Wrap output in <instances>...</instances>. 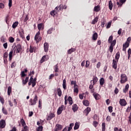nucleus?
Listing matches in <instances>:
<instances>
[{
    "instance_id": "1",
    "label": "nucleus",
    "mask_w": 131,
    "mask_h": 131,
    "mask_svg": "<svg viewBox=\"0 0 131 131\" xmlns=\"http://www.w3.org/2000/svg\"><path fill=\"white\" fill-rule=\"evenodd\" d=\"M121 80H120V83H124L127 81V77H126V75L125 74H122L121 75Z\"/></svg>"
},
{
    "instance_id": "2",
    "label": "nucleus",
    "mask_w": 131,
    "mask_h": 131,
    "mask_svg": "<svg viewBox=\"0 0 131 131\" xmlns=\"http://www.w3.org/2000/svg\"><path fill=\"white\" fill-rule=\"evenodd\" d=\"M40 35V32L38 31L35 35L34 39L36 41V42H39L41 40V37L39 36Z\"/></svg>"
},
{
    "instance_id": "3",
    "label": "nucleus",
    "mask_w": 131,
    "mask_h": 131,
    "mask_svg": "<svg viewBox=\"0 0 131 131\" xmlns=\"http://www.w3.org/2000/svg\"><path fill=\"white\" fill-rule=\"evenodd\" d=\"M36 101H37V95H35L33 99H31L30 100V103H31V105L33 106V105H35V104H36Z\"/></svg>"
},
{
    "instance_id": "4",
    "label": "nucleus",
    "mask_w": 131,
    "mask_h": 131,
    "mask_svg": "<svg viewBox=\"0 0 131 131\" xmlns=\"http://www.w3.org/2000/svg\"><path fill=\"white\" fill-rule=\"evenodd\" d=\"M129 47V42L126 41L125 43L123 45V49L122 51L124 52H126V48H128Z\"/></svg>"
},
{
    "instance_id": "5",
    "label": "nucleus",
    "mask_w": 131,
    "mask_h": 131,
    "mask_svg": "<svg viewBox=\"0 0 131 131\" xmlns=\"http://www.w3.org/2000/svg\"><path fill=\"white\" fill-rule=\"evenodd\" d=\"M119 104L121 105V106H126L127 103L126 102V101L124 99H121L119 101Z\"/></svg>"
},
{
    "instance_id": "6",
    "label": "nucleus",
    "mask_w": 131,
    "mask_h": 131,
    "mask_svg": "<svg viewBox=\"0 0 131 131\" xmlns=\"http://www.w3.org/2000/svg\"><path fill=\"white\" fill-rule=\"evenodd\" d=\"M6 127V121L5 120H1L0 121V128H5Z\"/></svg>"
},
{
    "instance_id": "7",
    "label": "nucleus",
    "mask_w": 131,
    "mask_h": 131,
    "mask_svg": "<svg viewBox=\"0 0 131 131\" xmlns=\"http://www.w3.org/2000/svg\"><path fill=\"white\" fill-rule=\"evenodd\" d=\"M117 2V5L118 6V7H122V5L124 4L125 2H126V0H119V2H118V0H116Z\"/></svg>"
},
{
    "instance_id": "8",
    "label": "nucleus",
    "mask_w": 131,
    "mask_h": 131,
    "mask_svg": "<svg viewBox=\"0 0 131 131\" xmlns=\"http://www.w3.org/2000/svg\"><path fill=\"white\" fill-rule=\"evenodd\" d=\"M64 108H65L64 105H62L58 108V109L57 110V115H60V114L62 113L63 110H64Z\"/></svg>"
},
{
    "instance_id": "9",
    "label": "nucleus",
    "mask_w": 131,
    "mask_h": 131,
    "mask_svg": "<svg viewBox=\"0 0 131 131\" xmlns=\"http://www.w3.org/2000/svg\"><path fill=\"white\" fill-rule=\"evenodd\" d=\"M62 128H63V126H62L60 124H57L56 125V126H55V131L61 130V129H62Z\"/></svg>"
},
{
    "instance_id": "10",
    "label": "nucleus",
    "mask_w": 131,
    "mask_h": 131,
    "mask_svg": "<svg viewBox=\"0 0 131 131\" xmlns=\"http://www.w3.org/2000/svg\"><path fill=\"white\" fill-rule=\"evenodd\" d=\"M15 50H16V53H20V51H21L22 50V48H21V45L17 44L15 47Z\"/></svg>"
},
{
    "instance_id": "11",
    "label": "nucleus",
    "mask_w": 131,
    "mask_h": 131,
    "mask_svg": "<svg viewBox=\"0 0 131 131\" xmlns=\"http://www.w3.org/2000/svg\"><path fill=\"white\" fill-rule=\"evenodd\" d=\"M44 51L46 53L47 52H49V43L47 42L44 43Z\"/></svg>"
},
{
    "instance_id": "12",
    "label": "nucleus",
    "mask_w": 131,
    "mask_h": 131,
    "mask_svg": "<svg viewBox=\"0 0 131 131\" xmlns=\"http://www.w3.org/2000/svg\"><path fill=\"white\" fill-rule=\"evenodd\" d=\"M98 82V78L97 77H94L93 80L91 81V83L96 84Z\"/></svg>"
},
{
    "instance_id": "13",
    "label": "nucleus",
    "mask_w": 131,
    "mask_h": 131,
    "mask_svg": "<svg viewBox=\"0 0 131 131\" xmlns=\"http://www.w3.org/2000/svg\"><path fill=\"white\" fill-rule=\"evenodd\" d=\"M55 117V115L53 113H51L47 118V120H51L53 119Z\"/></svg>"
},
{
    "instance_id": "14",
    "label": "nucleus",
    "mask_w": 131,
    "mask_h": 131,
    "mask_svg": "<svg viewBox=\"0 0 131 131\" xmlns=\"http://www.w3.org/2000/svg\"><path fill=\"white\" fill-rule=\"evenodd\" d=\"M113 68L114 69H117V61L115 59H113Z\"/></svg>"
},
{
    "instance_id": "15",
    "label": "nucleus",
    "mask_w": 131,
    "mask_h": 131,
    "mask_svg": "<svg viewBox=\"0 0 131 131\" xmlns=\"http://www.w3.org/2000/svg\"><path fill=\"white\" fill-rule=\"evenodd\" d=\"M108 8L110 11H112V9H113V3H112V1L111 0L108 2Z\"/></svg>"
},
{
    "instance_id": "16",
    "label": "nucleus",
    "mask_w": 131,
    "mask_h": 131,
    "mask_svg": "<svg viewBox=\"0 0 131 131\" xmlns=\"http://www.w3.org/2000/svg\"><path fill=\"white\" fill-rule=\"evenodd\" d=\"M78 110V107L77 106V105L76 104H73L72 106V110L74 112H76V111Z\"/></svg>"
},
{
    "instance_id": "17",
    "label": "nucleus",
    "mask_w": 131,
    "mask_h": 131,
    "mask_svg": "<svg viewBox=\"0 0 131 131\" xmlns=\"http://www.w3.org/2000/svg\"><path fill=\"white\" fill-rule=\"evenodd\" d=\"M93 97L95 98V100H99L100 99V95L97 93H93Z\"/></svg>"
},
{
    "instance_id": "18",
    "label": "nucleus",
    "mask_w": 131,
    "mask_h": 131,
    "mask_svg": "<svg viewBox=\"0 0 131 131\" xmlns=\"http://www.w3.org/2000/svg\"><path fill=\"white\" fill-rule=\"evenodd\" d=\"M99 83L101 86H103V85H104V83H105V80L104 79V78H101L100 79Z\"/></svg>"
},
{
    "instance_id": "19",
    "label": "nucleus",
    "mask_w": 131,
    "mask_h": 131,
    "mask_svg": "<svg viewBox=\"0 0 131 131\" xmlns=\"http://www.w3.org/2000/svg\"><path fill=\"white\" fill-rule=\"evenodd\" d=\"M98 38V33H94L92 36V39L93 40H97Z\"/></svg>"
},
{
    "instance_id": "20",
    "label": "nucleus",
    "mask_w": 131,
    "mask_h": 131,
    "mask_svg": "<svg viewBox=\"0 0 131 131\" xmlns=\"http://www.w3.org/2000/svg\"><path fill=\"white\" fill-rule=\"evenodd\" d=\"M57 92L59 97H61V96H62V91L61 90V89L57 88Z\"/></svg>"
},
{
    "instance_id": "21",
    "label": "nucleus",
    "mask_w": 131,
    "mask_h": 131,
    "mask_svg": "<svg viewBox=\"0 0 131 131\" xmlns=\"http://www.w3.org/2000/svg\"><path fill=\"white\" fill-rule=\"evenodd\" d=\"M28 80H29V77H26L25 80H23V84L24 85H25V84L28 82Z\"/></svg>"
},
{
    "instance_id": "22",
    "label": "nucleus",
    "mask_w": 131,
    "mask_h": 131,
    "mask_svg": "<svg viewBox=\"0 0 131 131\" xmlns=\"http://www.w3.org/2000/svg\"><path fill=\"white\" fill-rule=\"evenodd\" d=\"M36 48L31 46H30V53H33V52H35V50H36Z\"/></svg>"
},
{
    "instance_id": "23",
    "label": "nucleus",
    "mask_w": 131,
    "mask_h": 131,
    "mask_svg": "<svg viewBox=\"0 0 131 131\" xmlns=\"http://www.w3.org/2000/svg\"><path fill=\"white\" fill-rule=\"evenodd\" d=\"M78 128H79V123L76 122L75 124V126L74 127V129L76 130V129H78Z\"/></svg>"
},
{
    "instance_id": "24",
    "label": "nucleus",
    "mask_w": 131,
    "mask_h": 131,
    "mask_svg": "<svg viewBox=\"0 0 131 131\" xmlns=\"http://www.w3.org/2000/svg\"><path fill=\"white\" fill-rule=\"evenodd\" d=\"M68 101H69L70 105H72V104H73V101L72 100V97H71V96L68 97Z\"/></svg>"
},
{
    "instance_id": "25",
    "label": "nucleus",
    "mask_w": 131,
    "mask_h": 131,
    "mask_svg": "<svg viewBox=\"0 0 131 131\" xmlns=\"http://www.w3.org/2000/svg\"><path fill=\"white\" fill-rule=\"evenodd\" d=\"M20 121L21 122L22 126H24V128L27 127V126L26 125V123H25V121H24V119H20Z\"/></svg>"
},
{
    "instance_id": "26",
    "label": "nucleus",
    "mask_w": 131,
    "mask_h": 131,
    "mask_svg": "<svg viewBox=\"0 0 131 131\" xmlns=\"http://www.w3.org/2000/svg\"><path fill=\"white\" fill-rule=\"evenodd\" d=\"M12 93V87L9 86L8 88V91H7V94L8 96H11V93Z\"/></svg>"
},
{
    "instance_id": "27",
    "label": "nucleus",
    "mask_w": 131,
    "mask_h": 131,
    "mask_svg": "<svg viewBox=\"0 0 131 131\" xmlns=\"http://www.w3.org/2000/svg\"><path fill=\"white\" fill-rule=\"evenodd\" d=\"M100 6L98 5L94 7V12H100Z\"/></svg>"
},
{
    "instance_id": "28",
    "label": "nucleus",
    "mask_w": 131,
    "mask_h": 131,
    "mask_svg": "<svg viewBox=\"0 0 131 131\" xmlns=\"http://www.w3.org/2000/svg\"><path fill=\"white\" fill-rule=\"evenodd\" d=\"M98 20H99V17H96L92 21V24H95L98 22Z\"/></svg>"
},
{
    "instance_id": "29",
    "label": "nucleus",
    "mask_w": 131,
    "mask_h": 131,
    "mask_svg": "<svg viewBox=\"0 0 131 131\" xmlns=\"http://www.w3.org/2000/svg\"><path fill=\"white\" fill-rule=\"evenodd\" d=\"M59 9L60 10H63V9H67V6L66 5L63 6V5H60L59 6Z\"/></svg>"
},
{
    "instance_id": "30",
    "label": "nucleus",
    "mask_w": 131,
    "mask_h": 131,
    "mask_svg": "<svg viewBox=\"0 0 131 131\" xmlns=\"http://www.w3.org/2000/svg\"><path fill=\"white\" fill-rule=\"evenodd\" d=\"M84 112H86V116H88L90 112H91V108L90 107H87L86 109L84 110Z\"/></svg>"
},
{
    "instance_id": "31",
    "label": "nucleus",
    "mask_w": 131,
    "mask_h": 131,
    "mask_svg": "<svg viewBox=\"0 0 131 131\" xmlns=\"http://www.w3.org/2000/svg\"><path fill=\"white\" fill-rule=\"evenodd\" d=\"M120 57V53L119 52H117L116 54L115 59L117 60V61L118 62V59Z\"/></svg>"
},
{
    "instance_id": "32",
    "label": "nucleus",
    "mask_w": 131,
    "mask_h": 131,
    "mask_svg": "<svg viewBox=\"0 0 131 131\" xmlns=\"http://www.w3.org/2000/svg\"><path fill=\"white\" fill-rule=\"evenodd\" d=\"M128 88H129V85H128V84H127L125 85V89L123 90V93H126V92L128 91Z\"/></svg>"
},
{
    "instance_id": "33",
    "label": "nucleus",
    "mask_w": 131,
    "mask_h": 131,
    "mask_svg": "<svg viewBox=\"0 0 131 131\" xmlns=\"http://www.w3.org/2000/svg\"><path fill=\"white\" fill-rule=\"evenodd\" d=\"M83 104L84 106H89L90 105V102L88 100H84L83 101Z\"/></svg>"
},
{
    "instance_id": "34",
    "label": "nucleus",
    "mask_w": 131,
    "mask_h": 131,
    "mask_svg": "<svg viewBox=\"0 0 131 131\" xmlns=\"http://www.w3.org/2000/svg\"><path fill=\"white\" fill-rule=\"evenodd\" d=\"M111 43V46L114 47L116 45V39H114L112 42H110Z\"/></svg>"
},
{
    "instance_id": "35",
    "label": "nucleus",
    "mask_w": 131,
    "mask_h": 131,
    "mask_svg": "<svg viewBox=\"0 0 131 131\" xmlns=\"http://www.w3.org/2000/svg\"><path fill=\"white\" fill-rule=\"evenodd\" d=\"M18 24H19V23L18 21H15L13 24L12 25V28H16L17 26H18Z\"/></svg>"
},
{
    "instance_id": "36",
    "label": "nucleus",
    "mask_w": 131,
    "mask_h": 131,
    "mask_svg": "<svg viewBox=\"0 0 131 131\" xmlns=\"http://www.w3.org/2000/svg\"><path fill=\"white\" fill-rule=\"evenodd\" d=\"M73 52H75V49L74 48H72L71 49H69L68 51V54H71L73 53Z\"/></svg>"
},
{
    "instance_id": "37",
    "label": "nucleus",
    "mask_w": 131,
    "mask_h": 131,
    "mask_svg": "<svg viewBox=\"0 0 131 131\" xmlns=\"http://www.w3.org/2000/svg\"><path fill=\"white\" fill-rule=\"evenodd\" d=\"M62 86L64 90H66V79H64L63 80Z\"/></svg>"
},
{
    "instance_id": "38",
    "label": "nucleus",
    "mask_w": 131,
    "mask_h": 131,
    "mask_svg": "<svg viewBox=\"0 0 131 131\" xmlns=\"http://www.w3.org/2000/svg\"><path fill=\"white\" fill-rule=\"evenodd\" d=\"M2 112L3 114H5V115H7L8 114V112L7 111V110L5 108V107L2 108Z\"/></svg>"
},
{
    "instance_id": "39",
    "label": "nucleus",
    "mask_w": 131,
    "mask_h": 131,
    "mask_svg": "<svg viewBox=\"0 0 131 131\" xmlns=\"http://www.w3.org/2000/svg\"><path fill=\"white\" fill-rule=\"evenodd\" d=\"M12 57H13V51H11L9 53V61H11L12 60Z\"/></svg>"
},
{
    "instance_id": "40",
    "label": "nucleus",
    "mask_w": 131,
    "mask_h": 131,
    "mask_svg": "<svg viewBox=\"0 0 131 131\" xmlns=\"http://www.w3.org/2000/svg\"><path fill=\"white\" fill-rule=\"evenodd\" d=\"M50 14H51V16H54L55 15H56V14H57V11H54V10H53V11H52L51 12Z\"/></svg>"
},
{
    "instance_id": "41",
    "label": "nucleus",
    "mask_w": 131,
    "mask_h": 131,
    "mask_svg": "<svg viewBox=\"0 0 131 131\" xmlns=\"http://www.w3.org/2000/svg\"><path fill=\"white\" fill-rule=\"evenodd\" d=\"M71 84H74V88H75V86H77V84H76V81H71Z\"/></svg>"
},
{
    "instance_id": "42",
    "label": "nucleus",
    "mask_w": 131,
    "mask_h": 131,
    "mask_svg": "<svg viewBox=\"0 0 131 131\" xmlns=\"http://www.w3.org/2000/svg\"><path fill=\"white\" fill-rule=\"evenodd\" d=\"M47 58H46V55H44L42 58H41V63H42L43 62H45V61H47Z\"/></svg>"
},
{
    "instance_id": "43",
    "label": "nucleus",
    "mask_w": 131,
    "mask_h": 131,
    "mask_svg": "<svg viewBox=\"0 0 131 131\" xmlns=\"http://www.w3.org/2000/svg\"><path fill=\"white\" fill-rule=\"evenodd\" d=\"M59 71V68H58V64H56L54 67V71L55 72H58Z\"/></svg>"
},
{
    "instance_id": "44",
    "label": "nucleus",
    "mask_w": 131,
    "mask_h": 131,
    "mask_svg": "<svg viewBox=\"0 0 131 131\" xmlns=\"http://www.w3.org/2000/svg\"><path fill=\"white\" fill-rule=\"evenodd\" d=\"M42 27V24H38L37 28L38 30L40 31V29H41Z\"/></svg>"
},
{
    "instance_id": "45",
    "label": "nucleus",
    "mask_w": 131,
    "mask_h": 131,
    "mask_svg": "<svg viewBox=\"0 0 131 131\" xmlns=\"http://www.w3.org/2000/svg\"><path fill=\"white\" fill-rule=\"evenodd\" d=\"M9 39L10 42H14V41H15V39H14L13 37H10Z\"/></svg>"
},
{
    "instance_id": "46",
    "label": "nucleus",
    "mask_w": 131,
    "mask_h": 131,
    "mask_svg": "<svg viewBox=\"0 0 131 131\" xmlns=\"http://www.w3.org/2000/svg\"><path fill=\"white\" fill-rule=\"evenodd\" d=\"M106 126L105 125V123H102V131H105V128Z\"/></svg>"
},
{
    "instance_id": "47",
    "label": "nucleus",
    "mask_w": 131,
    "mask_h": 131,
    "mask_svg": "<svg viewBox=\"0 0 131 131\" xmlns=\"http://www.w3.org/2000/svg\"><path fill=\"white\" fill-rule=\"evenodd\" d=\"M67 98H68V97L67 96V95H66L64 97V104L65 105H67V103L68 102V100H67Z\"/></svg>"
},
{
    "instance_id": "48",
    "label": "nucleus",
    "mask_w": 131,
    "mask_h": 131,
    "mask_svg": "<svg viewBox=\"0 0 131 131\" xmlns=\"http://www.w3.org/2000/svg\"><path fill=\"white\" fill-rule=\"evenodd\" d=\"M3 57L4 59H7L8 58V52H5V53L4 54Z\"/></svg>"
},
{
    "instance_id": "49",
    "label": "nucleus",
    "mask_w": 131,
    "mask_h": 131,
    "mask_svg": "<svg viewBox=\"0 0 131 131\" xmlns=\"http://www.w3.org/2000/svg\"><path fill=\"white\" fill-rule=\"evenodd\" d=\"M108 111L111 113L113 111V107L110 106L108 107Z\"/></svg>"
},
{
    "instance_id": "50",
    "label": "nucleus",
    "mask_w": 131,
    "mask_h": 131,
    "mask_svg": "<svg viewBox=\"0 0 131 131\" xmlns=\"http://www.w3.org/2000/svg\"><path fill=\"white\" fill-rule=\"evenodd\" d=\"M52 32H53V28H50L48 30L47 33L48 34H51Z\"/></svg>"
},
{
    "instance_id": "51",
    "label": "nucleus",
    "mask_w": 131,
    "mask_h": 131,
    "mask_svg": "<svg viewBox=\"0 0 131 131\" xmlns=\"http://www.w3.org/2000/svg\"><path fill=\"white\" fill-rule=\"evenodd\" d=\"M114 131H122V129H121V128H118V127H115L114 128Z\"/></svg>"
},
{
    "instance_id": "52",
    "label": "nucleus",
    "mask_w": 131,
    "mask_h": 131,
    "mask_svg": "<svg viewBox=\"0 0 131 131\" xmlns=\"http://www.w3.org/2000/svg\"><path fill=\"white\" fill-rule=\"evenodd\" d=\"M74 93H76L77 94H78V88L77 87L75 86L74 88Z\"/></svg>"
},
{
    "instance_id": "53",
    "label": "nucleus",
    "mask_w": 131,
    "mask_h": 131,
    "mask_svg": "<svg viewBox=\"0 0 131 131\" xmlns=\"http://www.w3.org/2000/svg\"><path fill=\"white\" fill-rule=\"evenodd\" d=\"M20 75H21V77H25V76H26V74H25L24 71H22L21 72Z\"/></svg>"
},
{
    "instance_id": "54",
    "label": "nucleus",
    "mask_w": 131,
    "mask_h": 131,
    "mask_svg": "<svg viewBox=\"0 0 131 131\" xmlns=\"http://www.w3.org/2000/svg\"><path fill=\"white\" fill-rule=\"evenodd\" d=\"M42 126H39L37 129V131H42Z\"/></svg>"
},
{
    "instance_id": "55",
    "label": "nucleus",
    "mask_w": 131,
    "mask_h": 131,
    "mask_svg": "<svg viewBox=\"0 0 131 131\" xmlns=\"http://www.w3.org/2000/svg\"><path fill=\"white\" fill-rule=\"evenodd\" d=\"M112 40H113V36H111L108 38V42H111Z\"/></svg>"
},
{
    "instance_id": "56",
    "label": "nucleus",
    "mask_w": 131,
    "mask_h": 131,
    "mask_svg": "<svg viewBox=\"0 0 131 131\" xmlns=\"http://www.w3.org/2000/svg\"><path fill=\"white\" fill-rule=\"evenodd\" d=\"M0 102L2 103V104H4V103H5V100H4V98L0 97Z\"/></svg>"
},
{
    "instance_id": "57",
    "label": "nucleus",
    "mask_w": 131,
    "mask_h": 131,
    "mask_svg": "<svg viewBox=\"0 0 131 131\" xmlns=\"http://www.w3.org/2000/svg\"><path fill=\"white\" fill-rule=\"evenodd\" d=\"M112 22L110 21L109 23H108L107 26H106V28H110V27H111V24H112Z\"/></svg>"
},
{
    "instance_id": "58",
    "label": "nucleus",
    "mask_w": 131,
    "mask_h": 131,
    "mask_svg": "<svg viewBox=\"0 0 131 131\" xmlns=\"http://www.w3.org/2000/svg\"><path fill=\"white\" fill-rule=\"evenodd\" d=\"M14 67H16V63H15V62H12L11 65V68H14Z\"/></svg>"
},
{
    "instance_id": "59",
    "label": "nucleus",
    "mask_w": 131,
    "mask_h": 131,
    "mask_svg": "<svg viewBox=\"0 0 131 131\" xmlns=\"http://www.w3.org/2000/svg\"><path fill=\"white\" fill-rule=\"evenodd\" d=\"M119 92V90H118V89H117V88H116L114 91L115 94H116V95H117Z\"/></svg>"
},
{
    "instance_id": "60",
    "label": "nucleus",
    "mask_w": 131,
    "mask_h": 131,
    "mask_svg": "<svg viewBox=\"0 0 131 131\" xmlns=\"http://www.w3.org/2000/svg\"><path fill=\"white\" fill-rule=\"evenodd\" d=\"M113 46H110L109 48V51L110 52V53H112V52H113Z\"/></svg>"
},
{
    "instance_id": "61",
    "label": "nucleus",
    "mask_w": 131,
    "mask_h": 131,
    "mask_svg": "<svg viewBox=\"0 0 131 131\" xmlns=\"http://www.w3.org/2000/svg\"><path fill=\"white\" fill-rule=\"evenodd\" d=\"M89 66H90V61H89L88 60H86L85 67H86V68H88V67H89Z\"/></svg>"
},
{
    "instance_id": "62",
    "label": "nucleus",
    "mask_w": 131,
    "mask_h": 131,
    "mask_svg": "<svg viewBox=\"0 0 131 131\" xmlns=\"http://www.w3.org/2000/svg\"><path fill=\"white\" fill-rule=\"evenodd\" d=\"M128 121L130 124H131V112L130 113L129 116L128 117Z\"/></svg>"
},
{
    "instance_id": "63",
    "label": "nucleus",
    "mask_w": 131,
    "mask_h": 131,
    "mask_svg": "<svg viewBox=\"0 0 131 131\" xmlns=\"http://www.w3.org/2000/svg\"><path fill=\"white\" fill-rule=\"evenodd\" d=\"M9 8L12 7V0H9Z\"/></svg>"
},
{
    "instance_id": "64",
    "label": "nucleus",
    "mask_w": 131,
    "mask_h": 131,
    "mask_svg": "<svg viewBox=\"0 0 131 131\" xmlns=\"http://www.w3.org/2000/svg\"><path fill=\"white\" fill-rule=\"evenodd\" d=\"M21 131H28V129L27 128V127H25L24 129H22Z\"/></svg>"
}]
</instances>
